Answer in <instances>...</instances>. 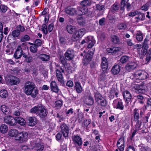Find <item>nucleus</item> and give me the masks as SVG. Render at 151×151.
I'll use <instances>...</instances> for the list:
<instances>
[{"label": "nucleus", "instance_id": "1", "mask_svg": "<svg viewBox=\"0 0 151 151\" xmlns=\"http://www.w3.org/2000/svg\"><path fill=\"white\" fill-rule=\"evenodd\" d=\"M24 91L27 95H30L32 98L36 97L38 91L34 83L31 82H27L24 87Z\"/></svg>", "mask_w": 151, "mask_h": 151}, {"label": "nucleus", "instance_id": "2", "mask_svg": "<svg viewBox=\"0 0 151 151\" xmlns=\"http://www.w3.org/2000/svg\"><path fill=\"white\" fill-rule=\"evenodd\" d=\"M28 137L27 133L25 132H22L19 133L15 137V139L18 140L20 142L26 141Z\"/></svg>", "mask_w": 151, "mask_h": 151}, {"label": "nucleus", "instance_id": "3", "mask_svg": "<svg viewBox=\"0 0 151 151\" xmlns=\"http://www.w3.org/2000/svg\"><path fill=\"white\" fill-rule=\"evenodd\" d=\"M134 88L136 92L137 93H143L148 90L147 86L144 84L140 86L136 85L134 86Z\"/></svg>", "mask_w": 151, "mask_h": 151}, {"label": "nucleus", "instance_id": "4", "mask_svg": "<svg viewBox=\"0 0 151 151\" xmlns=\"http://www.w3.org/2000/svg\"><path fill=\"white\" fill-rule=\"evenodd\" d=\"M34 144L32 145L35 148L37 151H42L44 148V146L41 143L40 141V139L38 138L35 141L32 142Z\"/></svg>", "mask_w": 151, "mask_h": 151}, {"label": "nucleus", "instance_id": "5", "mask_svg": "<svg viewBox=\"0 0 151 151\" xmlns=\"http://www.w3.org/2000/svg\"><path fill=\"white\" fill-rule=\"evenodd\" d=\"M48 112L45 108V106L40 104L38 111H37V115L41 118H45L47 115Z\"/></svg>", "mask_w": 151, "mask_h": 151}, {"label": "nucleus", "instance_id": "6", "mask_svg": "<svg viewBox=\"0 0 151 151\" xmlns=\"http://www.w3.org/2000/svg\"><path fill=\"white\" fill-rule=\"evenodd\" d=\"M85 43L88 44L87 47L88 48H92L94 45V42L92 37H87L85 40H83L81 42V44L83 45Z\"/></svg>", "mask_w": 151, "mask_h": 151}, {"label": "nucleus", "instance_id": "7", "mask_svg": "<svg viewBox=\"0 0 151 151\" xmlns=\"http://www.w3.org/2000/svg\"><path fill=\"white\" fill-rule=\"evenodd\" d=\"M135 75L139 80H143L147 78L148 74L145 71L140 70L136 72Z\"/></svg>", "mask_w": 151, "mask_h": 151}, {"label": "nucleus", "instance_id": "8", "mask_svg": "<svg viewBox=\"0 0 151 151\" xmlns=\"http://www.w3.org/2000/svg\"><path fill=\"white\" fill-rule=\"evenodd\" d=\"M134 120H139V118L142 117L144 113L141 109H134L133 111Z\"/></svg>", "mask_w": 151, "mask_h": 151}, {"label": "nucleus", "instance_id": "9", "mask_svg": "<svg viewBox=\"0 0 151 151\" xmlns=\"http://www.w3.org/2000/svg\"><path fill=\"white\" fill-rule=\"evenodd\" d=\"M72 140L73 144L75 145H77L79 147L81 146L83 142L82 139L79 136L74 135L72 137Z\"/></svg>", "mask_w": 151, "mask_h": 151}, {"label": "nucleus", "instance_id": "10", "mask_svg": "<svg viewBox=\"0 0 151 151\" xmlns=\"http://www.w3.org/2000/svg\"><path fill=\"white\" fill-rule=\"evenodd\" d=\"M27 122L29 126L33 127L37 124V119L35 117H27Z\"/></svg>", "mask_w": 151, "mask_h": 151}, {"label": "nucleus", "instance_id": "11", "mask_svg": "<svg viewBox=\"0 0 151 151\" xmlns=\"http://www.w3.org/2000/svg\"><path fill=\"white\" fill-rule=\"evenodd\" d=\"M114 104L115 106V107L116 109L122 110L124 109V106L123 104L122 100L118 99L114 101Z\"/></svg>", "mask_w": 151, "mask_h": 151}, {"label": "nucleus", "instance_id": "12", "mask_svg": "<svg viewBox=\"0 0 151 151\" xmlns=\"http://www.w3.org/2000/svg\"><path fill=\"white\" fill-rule=\"evenodd\" d=\"M4 122L10 126H14L15 125V119L12 116H6L5 117Z\"/></svg>", "mask_w": 151, "mask_h": 151}, {"label": "nucleus", "instance_id": "13", "mask_svg": "<svg viewBox=\"0 0 151 151\" xmlns=\"http://www.w3.org/2000/svg\"><path fill=\"white\" fill-rule=\"evenodd\" d=\"M88 9L87 7H78L76 11V14L78 15H83L87 13Z\"/></svg>", "mask_w": 151, "mask_h": 151}, {"label": "nucleus", "instance_id": "14", "mask_svg": "<svg viewBox=\"0 0 151 151\" xmlns=\"http://www.w3.org/2000/svg\"><path fill=\"white\" fill-rule=\"evenodd\" d=\"M129 0H121V10H124V7L126 6L127 10H129L130 8L131 5L129 2Z\"/></svg>", "mask_w": 151, "mask_h": 151}, {"label": "nucleus", "instance_id": "15", "mask_svg": "<svg viewBox=\"0 0 151 151\" xmlns=\"http://www.w3.org/2000/svg\"><path fill=\"white\" fill-rule=\"evenodd\" d=\"M123 96L126 100V106H127L128 105V103L131 100L132 98V96L130 92L127 91H125L123 93Z\"/></svg>", "mask_w": 151, "mask_h": 151}, {"label": "nucleus", "instance_id": "16", "mask_svg": "<svg viewBox=\"0 0 151 151\" xmlns=\"http://www.w3.org/2000/svg\"><path fill=\"white\" fill-rule=\"evenodd\" d=\"M101 68L103 72H105L108 67V63L107 59L105 57H103L101 60Z\"/></svg>", "mask_w": 151, "mask_h": 151}, {"label": "nucleus", "instance_id": "17", "mask_svg": "<svg viewBox=\"0 0 151 151\" xmlns=\"http://www.w3.org/2000/svg\"><path fill=\"white\" fill-rule=\"evenodd\" d=\"M23 50L20 46H19L14 52V56L16 59H19L23 54Z\"/></svg>", "mask_w": 151, "mask_h": 151}, {"label": "nucleus", "instance_id": "18", "mask_svg": "<svg viewBox=\"0 0 151 151\" xmlns=\"http://www.w3.org/2000/svg\"><path fill=\"white\" fill-rule=\"evenodd\" d=\"M56 76L58 81L60 82L62 86H65L63 75L61 72L59 70H56Z\"/></svg>", "mask_w": 151, "mask_h": 151}, {"label": "nucleus", "instance_id": "19", "mask_svg": "<svg viewBox=\"0 0 151 151\" xmlns=\"http://www.w3.org/2000/svg\"><path fill=\"white\" fill-rule=\"evenodd\" d=\"M93 54V52L88 51V53L84 57V59L83 60V63H88L91 60Z\"/></svg>", "mask_w": 151, "mask_h": 151}, {"label": "nucleus", "instance_id": "20", "mask_svg": "<svg viewBox=\"0 0 151 151\" xmlns=\"http://www.w3.org/2000/svg\"><path fill=\"white\" fill-rule=\"evenodd\" d=\"M117 146L118 148V150L120 151H123L124 148V140L122 138H120L118 140L117 144Z\"/></svg>", "mask_w": 151, "mask_h": 151}, {"label": "nucleus", "instance_id": "21", "mask_svg": "<svg viewBox=\"0 0 151 151\" xmlns=\"http://www.w3.org/2000/svg\"><path fill=\"white\" fill-rule=\"evenodd\" d=\"M9 81L11 85H17L19 83V78L14 76L11 77Z\"/></svg>", "mask_w": 151, "mask_h": 151}, {"label": "nucleus", "instance_id": "22", "mask_svg": "<svg viewBox=\"0 0 151 151\" xmlns=\"http://www.w3.org/2000/svg\"><path fill=\"white\" fill-rule=\"evenodd\" d=\"M93 0H83L81 1L80 4L83 7L90 6L92 3Z\"/></svg>", "mask_w": 151, "mask_h": 151}, {"label": "nucleus", "instance_id": "23", "mask_svg": "<svg viewBox=\"0 0 151 151\" xmlns=\"http://www.w3.org/2000/svg\"><path fill=\"white\" fill-rule=\"evenodd\" d=\"M50 88L51 90L57 93L59 91L58 88L56 83L55 81H52L50 83Z\"/></svg>", "mask_w": 151, "mask_h": 151}, {"label": "nucleus", "instance_id": "24", "mask_svg": "<svg viewBox=\"0 0 151 151\" xmlns=\"http://www.w3.org/2000/svg\"><path fill=\"white\" fill-rule=\"evenodd\" d=\"M143 33L141 31H137L136 33V39L139 42L142 41L143 39Z\"/></svg>", "mask_w": 151, "mask_h": 151}, {"label": "nucleus", "instance_id": "25", "mask_svg": "<svg viewBox=\"0 0 151 151\" xmlns=\"http://www.w3.org/2000/svg\"><path fill=\"white\" fill-rule=\"evenodd\" d=\"M120 69V67L119 65L117 64L115 65L111 69V72L114 75L117 74L119 73Z\"/></svg>", "mask_w": 151, "mask_h": 151}, {"label": "nucleus", "instance_id": "26", "mask_svg": "<svg viewBox=\"0 0 151 151\" xmlns=\"http://www.w3.org/2000/svg\"><path fill=\"white\" fill-rule=\"evenodd\" d=\"M85 102L87 105H92L94 103V100L92 96L90 95L88 96L86 99Z\"/></svg>", "mask_w": 151, "mask_h": 151}, {"label": "nucleus", "instance_id": "27", "mask_svg": "<svg viewBox=\"0 0 151 151\" xmlns=\"http://www.w3.org/2000/svg\"><path fill=\"white\" fill-rule=\"evenodd\" d=\"M74 57L73 51L70 49L67 51V60H72Z\"/></svg>", "mask_w": 151, "mask_h": 151}, {"label": "nucleus", "instance_id": "28", "mask_svg": "<svg viewBox=\"0 0 151 151\" xmlns=\"http://www.w3.org/2000/svg\"><path fill=\"white\" fill-rule=\"evenodd\" d=\"M135 17V19H137L136 21L139 22L140 21H143L145 19V15L144 13H142L141 12H139L138 11V13Z\"/></svg>", "mask_w": 151, "mask_h": 151}, {"label": "nucleus", "instance_id": "29", "mask_svg": "<svg viewBox=\"0 0 151 151\" xmlns=\"http://www.w3.org/2000/svg\"><path fill=\"white\" fill-rule=\"evenodd\" d=\"M136 66V64L134 63H129L127 64L125 68L127 71H130L135 68Z\"/></svg>", "mask_w": 151, "mask_h": 151}, {"label": "nucleus", "instance_id": "30", "mask_svg": "<svg viewBox=\"0 0 151 151\" xmlns=\"http://www.w3.org/2000/svg\"><path fill=\"white\" fill-rule=\"evenodd\" d=\"M111 41L114 44H119L120 42L119 37L115 35H113L111 36Z\"/></svg>", "mask_w": 151, "mask_h": 151}, {"label": "nucleus", "instance_id": "31", "mask_svg": "<svg viewBox=\"0 0 151 151\" xmlns=\"http://www.w3.org/2000/svg\"><path fill=\"white\" fill-rule=\"evenodd\" d=\"M1 109L3 112L6 115H8L10 113L9 108L5 105H2Z\"/></svg>", "mask_w": 151, "mask_h": 151}, {"label": "nucleus", "instance_id": "32", "mask_svg": "<svg viewBox=\"0 0 151 151\" xmlns=\"http://www.w3.org/2000/svg\"><path fill=\"white\" fill-rule=\"evenodd\" d=\"M18 133V131L15 129H12L9 132V135L11 137H15L17 135Z\"/></svg>", "mask_w": 151, "mask_h": 151}, {"label": "nucleus", "instance_id": "33", "mask_svg": "<svg viewBox=\"0 0 151 151\" xmlns=\"http://www.w3.org/2000/svg\"><path fill=\"white\" fill-rule=\"evenodd\" d=\"M75 88L77 93H80L82 92L83 89L79 82H76L75 83Z\"/></svg>", "mask_w": 151, "mask_h": 151}, {"label": "nucleus", "instance_id": "34", "mask_svg": "<svg viewBox=\"0 0 151 151\" xmlns=\"http://www.w3.org/2000/svg\"><path fill=\"white\" fill-rule=\"evenodd\" d=\"M39 57L42 60L44 61H48L50 58L49 55L45 54H41L39 55Z\"/></svg>", "mask_w": 151, "mask_h": 151}, {"label": "nucleus", "instance_id": "35", "mask_svg": "<svg viewBox=\"0 0 151 151\" xmlns=\"http://www.w3.org/2000/svg\"><path fill=\"white\" fill-rule=\"evenodd\" d=\"M107 50L109 53L115 54L119 51V49L117 47H115L107 48Z\"/></svg>", "mask_w": 151, "mask_h": 151}, {"label": "nucleus", "instance_id": "36", "mask_svg": "<svg viewBox=\"0 0 151 151\" xmlns=\"http://www.w3.org/2000/svg\"><path fill=\"white\" fill-rule=\"evenodd\" d=\"M8 131L7 126L5 124H2L0 127V132L2 134L6 133Z\"/></svg>", "mask_w": 151, "mask_h": 151}, {"label": "nucleus", "instance_id": "37", "mask_svg": "<svg viewBox=\"0 0 151 151\" xmlns=\"http://www.w3.org/2000/svg\"><path fill=\"white\" fill-rule=\"evenodd\" d=\"M15 123L17 122L20 125L24 126L25 124V122L24 119L21 117H16L15 118Z\"/></svg>", "mask_w": 151, "mask_h": 151}, {"label": "nucleus", "instance_id": "38", "mask_svg": "<svg viewBox=\"0 0 151 151\" xmlns=\"http://www.w3.org/2000/svg\"><path fill=\"white\" fill-rule=\"evenodd\" d=\"M97 102L99 105L102 106H106L107 104L106 100L103 97L101 99H100L98 100Z\"/></svg>", "mask_w": 151, "mask_h": 151}, {"label": "nucleus", "instance_id": "39", "mask_svg": "<svg viewBox=\"0 0 151 151\" xmlns=\"http://www.w3.org/2000/svg\"><path fill=\"white\" fill-rule=\"evenodd\" d=\"M77 22L78 24L81 26H84L86 24L85 19L82 17H80L78 18Z\"/></svg>", "mask_w": 151, "mask_h": 151}, {"label": "nucleus", "instance_id": "40", "mask_svg": "<svg viewBox=\"0 0 151 151\" xmlns=\"http://www.w3.org/2000/svg\"><path fill=\"white\" fill-rule=\"evenodd\" d=\"M118 94V93L116 92V90L114 89H112L110 91L109 94V97L111 99H113L115 96H116V97H117Z\"/></svg>", "mask_w": 151, "mask_h": 151}, {"label": "nucleus", "instance_id": "41", "mask_svg": "<svg viewBox=\"0 0 151 151\" xmlns=\"http://www.w3.org/2000/svg\"><path fill=\"white\" fill-rule=\"evenodd\" d=\"M40 104L37 106H35L30 109V112L32 114L36 113L37 114V111L39 110V107H40Z\"/></svg>", "mask_w": 151, "mask_h": 151}, {"label": "nucleus", "instance_id": "42", "mask_svg": "<svg viewBox=\"0 0 151 151\" xmlns=\"http://www.w3.org/2000/svg\"><path fill=\"white\" fill-rule=\"evenodd\" d=\"M67 14L70 15L76 14V11L73 8H67Z\"/></svg>", "mask_w": 151, "mask_h": 151}, {"label": "nucleus", "instance_id": "43", "mask_svg": "<svg viewBox=\"0 0 151 151\" xmlns=\"http://www.w3.org/2000/svg\"><path fill=\"white\" fill-rule=\"evenodd\" d=\"M119 3L117 2H115L111 6V9L113 11H117L119 9Z\"/></svg>", "mask_w": 151, "mask_h": 151}, {"label": "nucleus", "instance_id": "44", "mask_svg": "<svg viewBox=\"0 0 151 151\" xmlns=\"http://www.w3.org/2000/svg\"><path fill=\"white\" fill-rule=\"evenodd\" d=\"M67 31L70 34H72L75 31V27L71 25H68L67 26Z\"/></svg>", "mask_w": 151, "mask_h": 151}, {"label": "nucleus", "instance_id": "45", "mask_svg": "<svg viewBox=\"0 0 151 151\" xmlns=\"http://www.w3.org/2000/svg\"><path fill=\"white\" fill-rule=\"evenodd\" d=\"M61 130L63 134V136L66 137L65 133H66V125L65 124H63L61 126Z\"/></svg>", "mask_w": 151, "mask_h": 151}, {"label": "nucleus", "instance_id": "46", "mask_svg": "<svg viewBox=\"0 0 151 151\" xmlns=\"http://www.w3.org/2000/svg\"><path fill=\"white\" fill-rule=\"evenodd\" d=\"M86 32L85 29H81L76 31V32L77 33V35L81 37L86 33Z\"/></svg>", "mask_w": 151, "mask_h": 151}, {"label": "nucleus", "instance_id": "47", "mask_svg": "<svg viewBox=\"0 0 151 151\" xmlns=\"http://www.w3.org/2000/svg\"><path fill=\"white\" fill-rule=\"evenodd\" d=\"M94 97L95 98V101L97 102L103 97L102 96L101 94L98 92L95 93L94 94Z\"/></svg>", "mask_w": 151, "mask_h": 151}, {"label": "nucleus", "instance_id": "48", "mask_svg": "<svg viewBox=\"0 0 151 151\" xmlns=\"http://www.w3.org/2000/svg\"><path fill=\"white\" fill-rule=\"evenodd\" d=\"M12 35L14 37H17L20 35V33L19 31L16 29L12 31Z\"/></svg>", "mask_w": 151, "mask_h": 151}, {"label": "nucleus", "instance_id": "49", "mask_svg": "<svg viewBox=\"0 0 151 151\" xmlns=\"http://www.w3.org/2000/svg\"><path fill=\"white\" fill-rule=\"evenodd\" d=\"M8 96L7 91L5 90H1L0 91V96L2 98H6Z\"/></svg>", "mask_w": 151, "mask_h": 151}, {"label": "nucleus", "instance_id": "50", "mask_svg": "<svg viewBox=\"0 0 151 151\" xmlns=\"http://www.w3.org/2000/svg\"><path fill=\"white\" fill-rule=\"evenodd\" d=\"M117 28L119 29L125 30L127 28V25L125 23H121L118 25Z\"/></svg>", "mask_w": 151, "mask_h": 151}, {"label": "nucleus", "instance_id": "51", "mask_svg": "<svg viewBox=\"0 0 151 151\" xmlns=\"http://www.w3.org/2000/svg\"><path fill=\"white\" fill-rule=\"evenodd\" d=\"M148 47H147L146 46L142 47V49L141 50L140 54L142 55H145L147 54V49Z\"/></svg>", "mask_w": 151, "mask_h": 151}, {"label": "nucleus", "instance_id": "52", "mask_svg": "<svg viewBox=\"0 0 151 151\" xmlns=\"http://www.w3.org/2000/svg\"><path fill=\"white\" fill-rule=\"evenodd\" d=\"M30 39L28 35H26L21 37L20 40L22 42H24L29 41Z\"/></svg>", "mask_w": 151, "mask_h": 151}, {"label": "nucleus", "instance_id": "53", "mask_svg": "<svg viewBox=\"0 0 151 151\" xmlns=\"http://www.w3.org/2000/svg\"><path fill=\"white\" fill-rule=\"evenodd\" d=\"M37 47L35 45H31L30 47V50L32 52L35 53L37 51Z\"/></svg>", "mask_w": 151, "mask_h": 151}, {"label": "nucleus", "instance_id": "54", "mask_svg": "<svg viewBox=\"0 0 151 151\" xmlns=\"http://www.w3.org/2000/svg\"><path fill=\"white\" fill-rule=\"evenodd\" d=\"M151 59V48H150L148 51L146 58V60L148 62Z\"/></svg>", "mask_w": 151, "mask_h": 151}, {"label": "nucleus", "instance_id": "55", "mask_svg": "<svg viewBox=\"0 0 151 151\" xmlns=\"http://www.w3.org/2000/svg\"><path fill=\"white\" fill-rule=\"evenodd\" d=\"M81 37L76 32L73 35L71 39L73 41H77Z\"/></svg>", "mask_w": 151, "mask_h": 151}, {"label": "nucleus", "instance_id": "56", "mask_svg": "<svg viewBox=\"0 0 151 151\" xmlns=\"http://www.w3.org/2000/svg\"><path fill=\"white\" fill-rule=\"evenodd\" d=\"M135 122H136V124L135 127V129L136 130H139V128L141 125L142 122L139 120H134Z\"/></svg>", "mask_w": 151, "mask_h": 151}, {"label": "nucleus", "instance_id": "57", "mask_svg": "<svg viewBox=\"0 0 151 151\" xmlns=\"http://www.w3.org/2000/svg\"><path fill=\"white\" fill-rule=\"evenodd\" d=\"M129 60V57L127 56H122L120 59L121 62L122 63H126Z\"/></svg>", "mask_w": 151, "mask_h": 151}, {"label": "nucleus", "instance_id": "58", "mask_svg": "<svg viewBox=\"0 0 151 151\" xmlns=\"http://www.w3.org/2000/svg\"><path fill=\"white\" fill-rule=\"evenodd\" d=\"M17 29L20 32H23L25 31V28L23 26H22L21 25H19L16 27Z\"/></svg>", "mask_w": 151, "mask_h": 151}, {"label": "nucleus", "instance_id": "59", "mask_svg": "<svg viewBox=\"0 0 151 151\" xmlns=\"http://www.w3.org/2000/svg\"><path fill=\"white\" fill-rule=\"evenodd\" d=\"M42 31L43 33L46 35L48 33V30L47 25L45 24H43L42 28Z\"/></svg>", "mask_w": 151, "mask_h": 151}, {"label": "nucleus", "instance_id": "60", "mask_svg": "<svg viewBox=\"0 0 151 151\" xmlns=\"http://www.w3.org/2000/svg\"><path fill=\"white\" fill-rule=\"evenodd\" d=\"M146 108L149 110L151 111V99H148L147 101V105Z\"/></svg>", "mask_w": 151, "mask_h": 151}, {"label": "nucleus", "instance_id": "61", "mask_svg": "<svg viewBox=\"0 0 151 151\" xmlns=\"http://www.w3.org/2000/svg\"><path fill=\"white\" fill-rule=\"evenodd\" d=\"M8 8L5 5H1L0 6V9L1 11L3 12H5L7 10Z\"/></svg>", "mask_w": 151, "mask_h": 151}, {"label": "nucleus", "instance_id": "62", "mask_svg": "<svg viewBox=\"0 0 151 151\" xmlns=\"http://www.w3.org/2000/svg\"><path fill=\"white\" fill-rule=\"evenodd\" d=\"M42 44V41L41 40L39 39H36L35 42V45L38 47L41 46Z\"/></svg>", "mask_w": 151, "mask_h": 151}, {"label": "nucleus", "instance_id": "63", "mask_svg": "<svg viewBox=\"0 0 151 151\" xmlns=\"http://www.w3.org/2000/svg\"><path fill=\"white\" fill-rule=\"evenodd\" d=\"M150 115V113H148L147 115L143 118L142 121L145 123H147L148 122V119Z\"/></svg>", "mask_w": 151, "mask_h": 151}, {"label": "nucleus", "instance_id": "64", "mask_svg": "<svg viewBox=\"0 0 151 151\" xmlns=\"http://www.w3.org/2000/svg\"><path fill=\"white\" fill-rule=\"evenodd\" d=\"M62 101L60 100L56 101L55 103V106L58 108H60L62 106Z\"/></svg>", "mask_w": 151, "mask_h": 151}]
</instances>
